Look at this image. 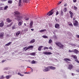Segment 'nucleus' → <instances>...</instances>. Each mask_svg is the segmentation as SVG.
Listing matches in <instances>:
<instances>
[{"label":"nucleus","instance_id":"1","mask_svg":"<svg viewBox=\"0 0 79 79\" xmlns=\"http://www.w3.org/2000/svg\"><path fill=\"white\" fill-rule=\"evenodd\" d=\"M14 13L15 14V19L16 20H18V21L19 20H21V19L23 18V16H21L20 13L18 11H15Z\"/></svg>","mask_w":79,"mask_h":79},{"label":"nucleus","instance_id":"2","mask_svg":"<svg viewBox=\"0 0 79 79\" xmlns=\"http://www.w3.org/2000/svg\"><path fill=\"white\" fill-rule=\"evenodd\" d=\"M55 44L58 46V47L60 48V49H61V48L63 49V48L64 47V46L63 45V44L60 42L56 43Z\"/></svg>","mask_w":79,"mask_h":79},{"label":"nucleus","instance_id":"3","mask_svg":"<svg viewBox=\"0 0 79 79\" xmlns=\"http://www.w3.org/2000/svg\"><path fill=\"white\" fill-rule=\"evenodd\" d=\"M43 69L44 72H47L48 71L50 70L49 67H47L46 68L44 67Z\"/></svg>","mask_w":79,"mask_h":79},{"label":"nucleus","instance_id":"4","mask_svg":"<svg viewBox=\"0 0 79 79\" xmlns=\"http://www.w3.org/2000/svg\"><path fill=\"white\" fill-rule=\"evenodd\" d=\"M53 14V10H52L51 11H50L49 12H48L47 15H48V16H51V15H52Z\"/></svg>","mask_w":79,"mask_h":79},{"label":"nucleus","instance_id":"5","mask_svg":"<svg viewBox=\"0 0 79 79\" xmlns=\"http://www.w3.org/2000/svg\"><path fill=\"white\" fill-rule=\"evenodd\" d=\"M34 24V22L33 21H31L30 23V28H32L33 27L32 26L33 25V24Z\"/></svg>","mask_w":79,"mask_h":79},{"label":"nucleus","instance_id":"6","mask_svg":"<svg viewBox=\"0 0 79 79\" xmlns=\"http://www.w3.org/2000/svg\"><path fill=\"white\" fill-rule=\"evenodd\" d=\"M73 25L75 26H77L78 25V22L77 20H74V21Z\"/></svg>","mask_w":79,"mask_h":79},{"label":"nucleus","instance_id":"7","mask_svg":"<svg viewBox=\"0 0 79 79\" xmlns=\"http://www.w3.org/2000/svg\"><path fill=\"white\" fill-rule=\"evenodd\" d=\"M43 53L45 54V55H51L52 54V53L50 52H43Z\"/></svg>","mask_w":79,"mask_h":79},{"label":"nucleus","instance_id":"8","mask_svg":"<svg viewBox=\"0 0 79 79\" xmlns=\"http://www.w3.org/2000/svg\"><path fill=\"white\" fill-rule=\"evenodd\" d=\"M73 52L74 53H76V54H78L79 53V51L76 49H75L73 50Z\"/></svg>","mask_w":79,"mask_h":79},{"label":"nucleus","instance_id":"9","mask_svg":"<svg viewBox=\"0 0 79 79\" xmlns=\"http://www.w3.org/2000/svg\"><path fill=\"white\" fill-rule=\"evenodd\" d=\"M64 60L65 61H67L68 63V61H71V59L69 58L64 59Z\"/></svg>","mask_w":79,"mask_h":79},{"label":"nucleus","instance_id":"10","mask_svg":"<svg viewBox=\"0 0 79 79\" xmlns=\"http://www.w3.org/2000/svg\"><path fill=\"white\" fill-rule=\"evenodd\" d=\"M55 27L57 29H60V25L58 24H56L55 25Z\"/></svg>","mask_w":79,"mask_h":79},{"label":"nucleus","instance_id":"11","mask_svg":"<svg viewBox=\"0 0 79 79\" xmlns=\"http://www.w3.org/2000/svg\"><path fill=\"white\" fill-rule=\"evenodd\" d=\"M49 69L52 70L56 69V68L53 66H50L49 67Z\"/></svg>","mask_w":79,"mask_h":79},{"label":"nucleus","instance_id":"12","mask_svg":"<svg viewBox=\"0 0 79 79\" xmlns=\"http://www.w3.org/2000/svg\"><path fill=\"white\" fill-rule=\"evenodd\" d=\"M73 65L70 64L69 65V67L68 69H70V70H71V69H73Z\"/></svg>","mask_w":79,"mask_h":79},{"label":"nucleus","instance_id":"13","mask_svg":"<svg viewBox=\"0 0 79 79\" xmlns=\"http://www.w3.org/2000/svg\"><path fill=\"white\" fill-rule=\"evenodd\" d=\"M72 56L73 58H74L75 60H77V57L76 55H72Z\"/></svg>","mask_w":79,"mask_h":79},{"label":"nucleus","instance_id":"14","mask_svg":"<svg viewBox=\"0 0 79 79\" xmlns=\"http://www.w3.org/2000/svg\"><path fill=\"white\" fill-rule=\"evenodd\" d=\"M4 33H0V39H2V37H3Z\"/></svg>","mask_w":79,"mask_h":79},{"label":"nucleus","instance_id":"15","mask_svg":"<svg viewBox=\"0 0 79 79\" xmlns=\"http://www.w3.org/2000/svg\"><path fill=\"white\" fill-rule=\"evenodd\" d=\"M42 48H43V46H39L38 48V50H39V51H41V50H42Z\"/></svg>","mask_w":79,"mask_h":79},{"label":"nucleus","instance_id":"16","mask_svg":"<svg viewBox=\"0 0 79 79\" xmlns=\"http://www.w3.org/2000/svg\"><path fill=\"white\" fill-rule=\"evenodd\" d=\"M6 20V22L9 23H11L12 21V20L11 19H10L9 18L7 19Z\"/></svg>","mask_w":79,"mask_h":79},{"label":"nucleus","instance_id":"17","mask_svg":"<svg viewBox=\"0 0 79 79\" xmlns=\"http://www.w3.org/2000/svg\"><path fill=\"white\" fill-rule=\"evenodd\" d=\"M4 26V23L3 22L0 23V27H2Z\"/></svg>","mask_w":79,"mask_h":79},{"label":"nucleus","instance_id":"18","mask_svg":"<svg viewBox=\"0 0 79 79\" xmlns=\"http://www.w3.org/2000/svg\"><path fill=\"white\" fill-rule=\"evenodd\" d=\"M22 0H19V6H21V3H22Z\"/></svg>","mask_w":79,"mask_h":79},{"label":"nucleus","instance_id":"19","mask_svg":"<svg viewBox=\"0 0 79 79\" xmlns=\"http://www.w3.org/2000/svg\"><path fill=\"white\" fill-rule=\"evenodd\" d=\"M11 77V75H10L6 76V79H10V78Z\"/></svg>","mask_w":79,"mask_h":79},{"label":"nucleus","instance_id":"20","mask_svg":"<svg viewBox=\"0 0 79 79\" xmlns=\"http://www.w3.org/2000/svg\"><path fill=\"white\" fill-rule=\"evenodd\" d=\"M42 37L44 38V39H48V37L47 36H45V35H43Z\"/></svg>","mask_w":79,"mask_h":79},{"label":"nucleus","instance_id":"21","mask_svg":"<svg viewBox=\"0 0 79 79\" xmlns=\"http://www.w3.org/2000/svg\"><path fill=\"white\" fill-rule=\"evenodd\" d=\"M28 47H25L24 48H23V51H24V52H26V50H28Z\"/></svg>","mask_w":79,"mask_h":79},{"label":"nucleus","instance_id":"22","mask_svg":"<svg viewBox=\"0 0 79 79\" xmlns=\"http://www.w3.org/2000/svg\"><path fill=\"white\" fill-rule=\"evenodd\" d=\"M8 3L9 4H11L13 3V1L11 0H9L8 1Z\"/></svg>","mask_w":79,"mask_h":79},{"label":"nucleus","instance_id":"23","mask_svg":"<svg viewBox=\"0 0 79 79\" xmlns=\"http://www.w3.org/2000/svg\"><path fill=\"white\" fill-rule=\"evenodd\" d=\"M46 32L47 31V30L46 29H43L41 30L40 31V32Z\"/></svg>","mask_w":79,"mask_h":79},{"label":"nucleus","instance_id":"24","mask_svg":"<svg viewBox=\"0 0 79 79\" xmlns=\"http://www.w3.org/2000/svg\"><path fill=\"white\" fill-rule=\"evenodd\" d=\"M20 34V31H18L17 32H16V37H18V36Z\"/></svg>","mask_w":79,"mask_h":79},{"label":"nucleus","instance_id":"25","mask_svg":"<svg viewBox=\"0 0 79 79\" xmlns=\"http://www.w3.org/2000/svg\"><path fill=\"white\" fill-rule=\"evenodd\" d=\"M34 48V46H29L28 47V49H30V48Z\"/></svg>","mask_w":79,"mask_h":79},{"label":"nucleus","instance_id":"26","mask_svg":"<svg viewBox=\"0 0 79 79\" xmlns=\"http://www.w3.org/2000/svg\"><path fill=\"white\" fill-rule=\"evenodd\" d=\"M11 44V42H10L6 44L5 45V46H9V45H10Z\"/></svg>","mask_w":79,"mask_h":79},{"label":"nucleus","instance_id":"27","mask_svg":"<svg viewBox=\"0 0 79 79\" xmlns=\"http://www.w3.org/2000/svg\"><path fill=\"white\" fill-rule=\"evenodd\" d=\"M13 24V23L12 22L10 24L7 25L6 26V27H10V26H11V25H12Z\"/></svg>","mask_w":79,"mask_h":79},{"label":"nucleus","instance_id":"28","mask_svg":"<svg viewBox=\"0 0 79 79\" xmlns=\"http://www.w3.org/2000/svg\"><path fill=\"white\" fill-rule=\"evenodd\" d=\"M35 42V40L34 39H33L32 40H31L30 42V43H34Z\"/></svg>","mask_w":79,"mask_h":79},{"label":"nucleus","instance_id":"29","mask_svg":"<svg viewBox=\"0 0 79 79\" xmlns=\"http://www.w3.org/2000/svg\"><path fill=\"white\" fill-rule=\"evenodd\" d=\"M74 9L75 11H77V7L76 6H74Z\"/></svg>","mask_w":79,"mask_h":79},{"label":"nucleus","instance_id":"30","mask_svg":"<svg viewBox=\"0 0 79 79\" xmlns=\"http://www.w3.org/2000/svg\"><path fill=\"white\" fill-rule=\"evenodd\" d=\"M52 39H50L49 40L48 43L49 44H51V43H52Z\"/></svg>","mask_w":79,"mask_h":79},{"label":"nucleus","instance_id":"31","mask_svg":"<svg viewBox=\"0 0 79 79\" xmlns=\"http://www.w3.org/2000/svg\"><path fill=\"white\" fill-rule=\"evenodd\" d=\"M63 11L64 12H66V11H67V8H66V7L64 8L63 10Z\"/></svg>","mask_w":79,"mask_h":79},{"label":"nucleus","instance_id":"32","mask_svg":"<svg viewBox=\"0 0 79 79\" xmlns=\"http://www.w3.org/2000/svg\"><path fill=\"white\" fill-rule=\"evenodd\" d=\"M5 77L4 76L2 75L0 77V79H5Z\"/></svg>","mask_w":79,"mask_h":79},{"label":"nucleus","instance_id":"33","mask_svg":"<svg viewBox=\"0 0 79 79\" xmlns=\"http://www.w3.org/2000/svg\"><path fill=\"white\" fill-rule=\"evenodd\" d=\"M60 15H61V16H63V10H61V13H60Z\"/></svg>","mask_w":79,"mask_h":79},{"label":"nucleus","instance_id":"34","mask_svg":"<svg viewBox=\"0 0 79 79\" xmlns=\"http://www.w3.org/2000/svg\"><path fill=\"white\" fill-rule=\"evenodd\" d=\"M18 75H19V76H24V75H23V74H21V73H18Z\"/></svg>","mask_w":79,"mask_h":79},{"label":"nucleus","instance_id":"35","mask_svg":"<svg viewBox=\"0 0 79 79\" xmlns=\"http://www.w3.org/2000/svg\"><path fill=\"white\" fill-rule=\"evenodd\" d=\"M35 61L34 60H33L31 62L32 64H35Z\"/></svg>","mask_w":79,"mask_h":79},{"label":"nucleus","instance_id":"36","mask_svg":"<svg viewBox=\"0 0 79 79\" xmlns=\"http://www.w3.org/2000/svg\"><path fill=\"white\" fill-rule=\"evenodd\" d=\"M8 8V6H5L4 7V10H6V9H7V8Z\"/></svg>","mask_w":79,"mask_h":79},{"label":"nucleus","instance_id":"37","mask_svg":"<svg viewBox=\"0 0 79 79\" xmlns=\"http://www.w3.org/2000/svg\"><path fill=\"white\" fill-rule=\"evenodd\" d=\"M30 54L31 55H34L35 54V52H32Z\"/></svg>","mask_w":79,"mask_h":79},{"label":"nucleus","instance_id":"38","mask_svg":"<svg viewBox=\"0 0 79 79\" xmlns=\"http://www.w3.org/2000/svg\"><path fill=\"white\" fill-rule=\"evenodd\" d=\"M23 2H25V3H27V2H28V0H23Z\"/></svg>","mask_w":79,"mask_h":79},{"label":"nucleus","instance_id":"39","mask_svg":"<svg viewBox=\"0 0 79 79\" xmlns=\"http://www.w3.org/2000/svg\"><path fill=\"white\" fill-rule=\"evenodd\" d=\"M19 26H21L22 25V22H20L19 23Z\"/></svg>","mask_w":79,"mask_h":79},{"label":"nucleus","instance_id":"40","mask_svg":"<svg viewBox=\"0 0 79 79\" xmlns=\"http://www.w3.org/2000/svg\"><path fill=\"white\" fill-rule=\"evenodd\" d=\"M69 52H74V50H73L71 51V50H70V49H69Z\"/></svg>","mask_w":79,"mask_h":79},{"label":"nucleus","instance_id":"41","mask_svg":"<svg viewBox=\"0 0 79 79\" xmlns=\"http://www.w3.org/2000/svg\"><path fill=\"white\" fill-rule=\"evenodd\" d=\"M69 13L70 14V15H72V14H73V12H72L70 11H69Z\"/></svg>","mask_w":79,"mask_h":79},{"label":"nucleus","instance_id":"42","mask_svg":"<svg viewBox=\"0 0 79 79\" xmlns=\"http://www.w3.org/2000/svg\"><path fill=\"white\" fill-rule=\"evenodd\" d=\"M73 14H70V16L71 18H73Z\"/></svg>","mask_w":79,"mask_h":79},{"label":"nucleus","instance_id":"43","mask_svg":"<svg viewBox=\"0 0 79 79\" xmlns=\"http://www.w3.org/2000/svg\"><path fill=\"white\" fill-rule=\"evenodd\" d=\"M75 61L77 62V63H79V61L77 59L75 60Z\"/></svg>","mask_w":79,"mask_h":79},{"label":"nucleus","instance_id":"44","mask_svg":"<svg viewBox=\"0 0 79 79\" xmlns=\"http://www.w3.org/2000/svg\"><path fill=\"white\" fill-rule=\"evenodd\" d=\"M8 68H6L4 69V70H8Z\"/></svg>","mask_w":79,"mask_h":79},{"label":"nucleus","instance_id":"45","mask_svg":"<svg viewBox=\"0 0 79 79\" xmlns=\"http://www.w3.org/2000/svg\"><path fill=\"white\" fill-rule=\"evenodd\" d=\"M59 14V12L58 11H57L56 12V15H58Z\"/></svg>","mask_w":79,"mask_h":79},{"label":"nucleus","instance_id":"46","mask_svg":"<svg viewBox=\"0 0 79 79\" xmlns=\"http://www.w3.org/2000/svg\"><path fill=\"white\" fill-rule=\"evenodd\" d=\"M45 49H48V48L47 47H45L44 48V50H45Z\"/></svg>","mask_w":79,"mask_h":79},{"label":"nucleus","instance_id":"47","mask_svg":"<svg viewBox=\"0 0 79 79\" xmlns=\"http://www.w3.org/2000/svg\"><path fill=\"white\" fill-rule=\"evenodd\" d=\"M49 49H50V50H52L53 49V48H52V46L50 47L49 48Z\"/></svg>","mask_w":79,"mask_h":79},{"label":"nucleus","instance_id":"48","mask_svg":"<svg viewBox=\"0 0 79 79\" xmlns=\"http://www.w3.org/2000/svg\"><path fill=\"white\" fill-rule=\"evenodd\" d=\"M8 0H1L2 2H6V1H7Z\"/></svg>","mask_w":79,"mask_h":79},{"label":"nucleus","instance_id":"49","mask_svg":"<svg viewBox=\"0 0 79 79\" xmlns=\"http://www.w3.org/2000/svg\"><path fill=\"white\" fill-rule=\"evenodd\" d=\"M76 37H77L78 38H79V35H76Z\"/></svg>","mask_w":79,"mask_h":79},{"label":"nucleus","instance_id":"50","mask_svg":"<svg viewBox=\"0 0 79 79\" xmlns=\"http://www.w3.org/2000/svg\"><path fill=\"white\" fill-rule=\"evenodd\" d=\"M73 2H74V3H76V2H77V0H73Z\"/></svg>","mask_w":79,"mask_h":79},{"label":"nucleus","instance_id":"51","mask_svg":"<svg viewBox=\"0 0 79 79\" xmlns=\"http://www.w3.org/2000/svg\"><path fill=\"white\" fill-rule=\"evenodd\" d=\"M3 10V7H0V10Z\"/></svg>","mask_w":79,"mask_h":79},{"label":"nucleus","instance_id":"52","mask_svg":"<svg viewBox=\"0 0 79 79\" xmlns=\"http://www.w3.org/2000/svg\"><path fill=\"white\" fill-rule=\"evenodd\" d=\"M26 21H28L29 20V18H27L26 19Z\"/></svg>","mask_w":79,"mask_h":79},{"label":"nucleus","instance_id":"53","mask_svg":"<svg viewBox=\"0 0 79 79\" xmlns=\"http://www.w3.org/2000/svg\"><path fill=\"white\" fill-rule=\"evenodd\" d=\"M15 29V26H13L12 27V29Z\"/></svg>","mask_w":79,"mask_h":79},{"label":"nucleus","instance_id":"54","mask_svg":"<svg viewBox=\"0 0 79 79\" xmlns=\"http://www.w3.org/2000/svg\"><path fill=\"white\" fill-rule=\"evenodd\" d=\"M69 26H73V24H72V23H70L69 24Z\"/></svg>","mask_w":79,"mask_h":79},{"label":"nucleus","instance_id":"55","mask_svg":"<svg viewBox=\"0 0 79 79\" xmlns=\"http://www.w3.org/2000/svg\"><path fill=\"white\" fill-rule=\"evenodd\" d=\"M23 31H24V32H23V33H26V29H25L24 31H23Z\"/></svg>","mask_w":79,"mask_h":79},{"label":"nucleus","instance_id":"56","mask_svg":"<svg viewBox=\"0 0 79 79\" xmlns=\"http://www.w3.org/2000/svg\"><path fill=\"white\" fill-rule=\"evenodd\" d=\"M67 6V3H66L64 4V6Z\"/></svg>","mask_w":79,"mask_h":79},{"label":"nucleus","instance_id":"57","mask_svg":"<svg viewBox=\"0 0 79 79\" xmlns=\"http://www.w3.org/2000/svg\"><path fill=\"white\" fill-rule=\"evenodd\" d=\"M71 45H72V46H74V45H75L74 44H71Z\"/></svg>","mask_w":79,"mask_h":79},{"label":"nucleus","instance_id":"58","mask_svg":"<svg viewBox=\"0 0 79 79\" xmlns=\"http://www.w3.org/2000/svg\"><path fill=\"white\" fill-rule=\"evenodd\" d=\"M24 73V74H29V73H27V72H25Z\"/></svg>","mask_w":79,"mask_h":79},{"label":"nucleus","instance_id":"59","mask_svg":"<svg viewBox=\"0 0 79 79\" xmlns=\"http://www.w3.org/2000/svg\"><path fill=\"white\" fill-rule=\"evenodd\" d=\"M5 60H3L2 61V63H3L4 62H5Z\"/></svg>","mask_w":79,"mask_h":79},{"label":"nucleus","instance_id":"60","mask_svg":"<svg viewBox=\"0 0 79 79\" xmlns=\"http://www.w3.org/2000/svg\"><path fill=\"white\" fill-rule=\"evenodd\" d=\"M73 20H75V19H76V18H75V17H73Z\"/></svg>","mask_w":79,"mask_h":79},{"label":"nucleus","instance_id":"61","mask_svg":"<svg viewBox=\"0 0 79 79\" xmlns=\"http://www.w3.org/2000/svg\"><path fill=\"white\" fill-rule=\"evenodd\" d=\"M72 76H74V75H75V74L73 73H72Z\"/></svg>","mask_w":79,"mask_h":79},{"label":"nucleus","instance_id":"62","mask_svg":"<svg viewBox=\"0 0 79 79\" xmlns=\"http://www.w3.org/2000/svg\"><path fill=\"white\" fill-rule=\"evenodd\" d=\"M55 20L56 21H57L58 20H57V19L56 18H55Z\"/></svg>","mask_w":79,"mask_h":79},{"label":"nucleus","instance_id":"63","mask_svg":"<svg viewBox=\"0 0 79 79\" xmlns=\"http://www.w3.org/2000/svg\"><path fill=\"white\" fill-rule=\"evenodd\" d=\"M31 31H34V29H31Z\"/></svg>","mask_w":79,"mask_h":79},{"label":"nucleus","instance_id":"64","mask_svg":"<svg viewBox=\"0 0 79 79\" xmlns=\"http://www.w3.org/2000/svg\"><path fill=\"white\" fill-rule=\"evenodd\" d=\"M24 26H26V25H26V24L24 23Z\"/></svg>","mask_w":79,"mask_h":79}]
</instances>
